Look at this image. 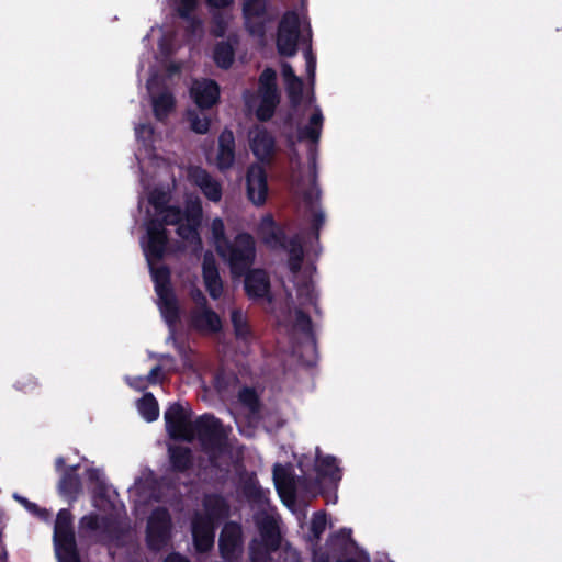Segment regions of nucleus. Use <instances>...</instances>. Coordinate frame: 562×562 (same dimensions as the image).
<instances>
[{
	"label": "nucleus",
	"instance_id": "23",
	"mask_svg": "<svg viewBox=\"0 0 562 562\" xmlns=\"http://www.w3.org/2000/svg\"><path fill=\"white\" fill-rule=\"evenodd\" d=\"M315 471L319 480L328 479L335 484H337L342 477L341 470L338 467L337 459L334 456L322 457L317 453Z\"/></svg>",
	"mask_w": 562,
	"mask_h": 562
},
{
	"label": "nucleus",
	"instance_id": "63",
	"mask_svg": "<svg viewBox=\"0 0 562 562\" xmlns=\"http://www.w3.org/2000/svg\"><path fill=\"white\" fill-rule=\"evenodd\" d=\"M146 379L144 376H136L130 382V385L138 391H142L146 387L145 385Z\"/></svg>",
	"mask_w": 562,
	"mask_h": 562
},
{
	"label": "nucleus",
	"instance_id": "33",
	"mask_svg": "<svg viewBox=\"0 0 562 562\" xmlns=\"http://www.w3.org/2000/svg\"><path fill=\"white\" fill-rule=\"evenodd\" d=\"M176 100L171 92L164 91L153 99V112L158 121L165 120L175 109Z\"/></svg>",
	"mask_w": 562,
	"mask_h": 562
},
{
	"label": "nucleus",
	"instance_id": "52",
	"mask_svg": "<svg viewBox=\"0 0 562 562\" xmlns=\"http://www.w3.org/2000/svg\"><path fill=\"white\" fill-rule=\"evenodd\" d=\"M100 521L101 518L98 514L91 513L88 515H85L80 518L79 527L80 529L89 530V531H97L100 529Z\"/></svg>",
	"mask_w": 562,
	"mask_h": 562
},
{
	"label": "nucleus",
	"instance_id": "64",
	"mask_svg": "<svg viewBox=\"0 0 562 562\" xmlns=\"http://www.w3.org/2000/svg\"><path fill=\"white\" fill-rule=\"evenodd\" d=\"M312 562H330L329 555L326 552L314 551Z\"/></svg>",
	"mask_w": 562,
	"mask_h": 562
},
{
	"label": "nucleus",
	"instance_id": "48",
	"mask_svg": "<svg viewBox=\"0 0 562 562\" xmlns=\"http://www.w3.org/2000/svg\"><path fill=\"white\" fill-rule=\"evenodd\" d=\"M14 389L24 393L32 394L35 390L40 387V383L35 376L32 374L21 375L14 383Z\"/></svg>",
	"mask_w": 562,
	"mask_h": 562
},
{
	"label": "nucleus",
	"instance_id": "17",
	"mask_svg": "<svg viewBox=\"0 0 562 562\" xmlns=\"http://www.w3.org/2000/svg\"><path fill=\"white\" fill-rule=\"evenodd\" d=\"M79 467V464H75L65 469L57 485L58 493L66 498L69 504L76 502L82 493V483L77 473Z\"/></svg>",
	"mask_w": 562,
	"mask_h": 562
},
{
	"label": "nucleus",
	"instance_id": "10",
	"mask_svg": "<svg viewBox=\"0 0 562 562\" xmlns=\"http://www.w3.org/2000/svg\"><path fill=\"white\" fill-rule=\"evenodd\" d=\"M247 196L255 205H263L268 195L267 172L263 166L252 164L246 175Z\"/></svg>",
	"mask_w": 562,
	"mask_h": 562
},
{
	"label": "nucleus",
	"instance_id": "34",
	"mask_svg": "<svg viewBox=\"0 0 562 562\" xmlns=\"http://www.w3.org/2000/svg\"><path fill=\"white\" fill-rule=\"evenodd\" d=\"M289 252L288 267L292 273H297L303 263L304 259V250L299 236H293L290 238L288 244V248L285 249Z\"/></svg>",
	"mask_w": 562,
	"mask_h": 562
},
{
	"label": "nucleus",
	"instance_id": "38",
	"mask_svg": "<svg viewBox=\"0 0 562 562\" xmlns=\"http://www.w3.org/2000/svg\"><path fill=\"white\" fill-rule=\"evenodd\" d=\"M239 402L247 407L251 413H257L260 409V400L254 387L244 386L238 392Z\"/></svg>",
	"mask_w": 562,
	"mask_h": 562
},
{
	"label": "nucleus",
	"instance_id": "6",
	"mask_svg": "<svg viewBox=\"0 0 562 562\" xmlns=\"http://www.w3.org/2000/svg\"><path fill=\"white\" fill-rule=\"evenodd\" d=\"M218 553L224 562H240L244 555V532L236 521L224 524L218 537Z\"/></svg>",
	"mask_w": 562,
	"mask_h": 562
},
{
	"label": "nucleus",
	"instance_id": "11",
	"mask_svg": "<svg viewBox=\"0 0 562 562\" xmlns=\"http://www.w3.org/2000/svg\"><path fill=\"white\" fill-rule=\"evenodd\" d=\"M268 5L266 0H244L241 13L245 29L250 35L263 36L266 34V23L257 19L267 15Z\"/></svg>",
	"mask_w": 562,
	"mask_h": 562
},
{
	"label": "nucleus",
	"instance_id": "18",
	"mask_svg": "<svg viewBox=\"0 0 562 562\" xmlns=\"http://www.w3.org/2000/svg\"><path fill=\"white\" fill-rule=\"evenodd\" d=\"M261 233L263 243L271 248L286 249L290 238L284 228L279 225L272 215L268 214L262 218Z\"/></svg>",
	"mask_w": 562,
	"mask_h": 562
},
{
	"label": "nucleus",
	"instance_id": "46",
	"mask_svg": "<svg viewBox=\"0 0 562 562\" xmlns=\"http://www.w3.org/2000/svg\"><path fill=\"white\" fill-rule=\"evenodd\" d=\"M148 202L158 214H162L168 207L169 196L165 191L154 189L148 195Z\"/></svg>",
	"mask_w": 562,
	"mask_h": 562
},
{
	"label": "nucleus",
	"instance_id": "45",
	"mask_svg": "<svg viewBox=\"0 0 562 562\" xmlns=\"http://www.w3.org/2000/svg\"><path fill=\"white\" fill-rule=\"evenodd\" d=\"M87 479L90 483H93L94 486V494L95 496L102 498L104 497L106 493V484L103 479V473L101 470L95 468H89L87 469Z\"/></svg>",
	"mask_w": 562,
	"mask_h": 562
},
{
	"label": "nucleus",
	"instance_id": "13",
	"mask_svg": "<svg viewBox=\"0 0 562 562\" xmlns=\"http://www.w3.org/2000/svg\"><path fill=\"white\" fill-rule=\"evenodd\" d=\"M254 156L262 164H271L276 153V139L266 127H257L249 140Z\"/></svg>",
	"mask_w": 562,
	"mask_h": 562
},
{
	"label": "nucleus",
	"instance_id": "20",
	"mask_svg": "<svg viewBox=\"0 0 562 562\" xmlns=\"http://www.w3.org/2000/svg\"><path fill=\"white\" fill-rule=\"evenodd\" d=\"M235 137L234 133L224 128L218 136V150L216 156V166L221 171L228 170L235 161Z\"/></svg>",
	"mask_w": 562,
	"mask_h": 562
},
{
	"label": "nucleus",
	"instance_id": "1",
	"mask_svg": "<svg viewBox=\"0 0 562 562\" xmlns=\"http://www.w3.org/2000/svg\"><path fill=\"white\" fill-rule=\"evenodd\" d=\"M191 431L193 439L198 438L202 450L209 454L210 462L213 464L225 448L226 436L222 422L214 415L205 413L193 422Z\"/></svg>",
	"mask_w": 562,
	"mask_h": 562
},
{
	"label": "nucleus",
	"instance_id": "27",
	"mask_svg": "<svg viewBox=\"0 0 562 562\" xmlns=\"http://www.w3.org/2000/svg\"><path fill=\"white\" fill-rule=\"evenodd\" d=\"M160 312L169 325H175L180 318V308L175 291L158 294Z\"/></svg>",
	"mask_w": 562,
	"mask_h": 562
},
{
	"label": "nucleus",
	"instance_id": "37",
	"mask_svg": "<svg viewBox=\"0 0 562 562\" xmlns=\"http://www.w3.org/2000/svg\"><path fill=\"white\" fill-rule=\"evenodd\" d=\"M276 551L270 549L267 543L252 539L249 543L250 562H271V553Z\"/></svg>",
	"mask_w": 562,
	"mask_h": 562
},
{
	"label": "nucleus",
	"instance_id": "36",
	"mask_svg": "<svg viewBox=\"0 0 562 562\" xmlns=\"http://www.w3.org/2000/svg\"><path fill=\"white\" fill-rule=\"evenodd\" d=\"M211 235L216 252L222 254V249L231 240L226 236L225 224L221 217H215L212 220Z\"/></svg>",
	"mask_w": 562,
	"mask_h": 562
},
{
	"label": "nucleus",
	"instance_id": "15",
	"mask_svg": "<svg viewBox=\"0 0 562 562\" xmlns=\"http://www.w3.org/2000/svg\"><path fill=\"white\" fill-rule=\"evenodd\" d=\"M190 326L199 333L206 334H217L223 328L220 315L210 306L193 310L190 315Z\"/></svg>",
	"mask_w": 562,
	"mask_h": 562
},
{
	"label": "nucleus",
	"instance_id": "2",
	"mask_svg": "<svg viewBox=\"0 0 562 562\" xmlns=\"http://www.w3.org/2000/svg\"><path fill=\"white\" fill-rule=\"evenodd\" d=\"M222 250L218 256L228 263L234 277H241L255 263L256 243L247 232L238 233Z\"/></svg>",
	"mask_w": 562,
	"mask_h": 562
},
{
	"label": "nucleus",
	"instance_id": "56",
	"mask_svg": "<svg viewBox=\"0 0 562 562\" xmlns=\"http://www.w3.org/2000/svg\"><path fill=\"white\" fill-rule=\"evenodd\" d=\"M20 499L30 512L36 514L41 518H45L48 515V513L45 508L38 507L35 503H32L25 498H20Z\"/></svg>",
	"mask_w": 562,
	"mask_h": 562
},
{
	"label": "nucleus",
	"instance_id": "8",
	"mask_svg": "<svg viewBox=\"0 0 562 562\" xmlns=\"http://www.w3.org/2000/svg\"><path fill=\"white\" fill-rule=\"evenodd\" d=\"M147 244L144 254L148 265L162 260L169 243L168 232L162 227L159 218H151L147 223Z\"/></svg>",
	"mask_w": 562,
	"mask_h": 562
},
{
	"label": "nucleus",
	"instance_id": "62",
	"mask_svg": "<svg viewBox=\"0 0 562 562\" xmlns=\"http://www.w3.org/2000/svg\"><path fill=\"white\" fill-rule=\"evenodd\" d=\"M164 562H191L187 557L182 555L179 552L169 553Z\"/></svg>",
	"mask_w": 562,
	"mask_h": 562
},
{
	"label": "nucleus",
	"instance_id": "42",
	"mask_svg": "<svg viewBox=\"0 0 562 562\" xmlns=\"http://www.w3.org/2000/svg\"><path fill=\"white\" fill-rule=\"evenodd\" d=\"M327 525V515L325 512L319 510L314 513L312 520H311V527L310 531L312 533L313 540L318 542L322 538V535L324 533Z\"/></svg>",
	"mask_w": 562,
	"mask_h": 562
},
{
	"label": "nucleus",
	"instance_id": "25",
	"mask_svg": "<svg viewBox=\"0 0 562 562\" xmlns=\"http://www.w3.org/2000/svg\"><path fill=\"white\" fill-rule=\"evenodd\" d=\"M259 105L256 109V117L259 122L270 121L280 103L279 92H259Z\"/></svg>",
	"mask_w": 562,
	"mask_h": 562
},
{
	"label": "nucleus",
	"instance_id": "35",
	"mask_svg": "<svg viewBox=\"0 0 562 562\" xmlns=\"http://www.w3.org/2000/svg\"><path fill=\"white\" fill-rule=\"evenodd\" d=\"M137 408L142 417L148 422H155L159 416V405L153 393H145L137 402Z\"/></svg>",
	"mask_w": 562,
	"mask_h": 562
},
{
	"label": "nucleus",
	"instance_id": "60",
	"mask_svg": "<svg viewBox=\"0 0 562 562\" xmlns=\"http://www.w3.org/2000/svg\"><path fill=\"white\" fill-rule=\"evenodd\" d=\"M161 372V366L157 364L149 371L148 375L145 376V379L149 384H157L159 382V376Z\"/></svg>",
	"mask_w": 562,
	"mask_h": 562
},
{
	"label": "nucleus",
	"instance_id": "19",
	"mask_svg": "<svg viewBox=\"0 0 562 562\" xmlns=\"http://www.w3.org/2000/svg\"><path fill=\"white\" fill-rule=\"evenodd\" d=\"M261 542L267 543L270 549L279 550L281 546V533L277 520L268 514L257 515L255 518Z\"/></svg>",
	"mask_w": 562,
	"mask_h": 562
},
{
	"label": "nucleus",
	"instance_id": "40",
	"mask_svg": "<svg viewBox=\"0 0 562 562\" xmlns=\"http://www.w3.org/2000/svg\"><path fill=\"white\" fill-rule=\"evenodd\" d=\"M284 83L285 91L292 108H297L303 99V80L297 78Z\"/></svg>",
	"mask_w": 562,
	"mask_h": 562
},
{
	"label": "nucleus",
	"instance_id": "43",
	"mask_svg": "<svg viewBox=\"0 0 562 562\" xmlns=\"http://www.w3.org/2000/svg\"><path fill=\"white\" fill-rule=\"evenodd\" d=\"M188 121L190 122V127L196 134L204 135L209 132L211 120L203 115L200 116L195 111H188Z\"/></svg>",
	"mask_w": 562,
	"mask_h": 562
},
{
	"label": "nucleus",
	"instance_id": "7",
	"mask_svg": "<svg viewBox=\"0 0 562 562\" xmlns=\"http://www.w3.org/2000/svg\"><path fill=\"white\" fill-rule=\"evenodd\" d=\"M241 277H244V291L249 300L272 302L271 281L265 269L249 268Z\"/></svg>",
	"mask_w": 562,
	"mask_h": 562
},
{
	"label": "nucleus",
	"instance_id": "5",
	"mask_svg": "<svg viewBox=\"0 0 562 562\" xmlns=\"http://www.w3.org/2000/svg\"><path fill=\"white\" fill-rule=\"evenodd\" d=\"M193 412L188 406L184 407L180 403L171 404L164 414L166 429L170 438L175 440H183L187 442L193 441V434L191 431Z\"/></svg>",
	"mask_w": 562,
	"mask_h": 562
},
{
	"label": "nucleus",
	"instance_id": "53",
	"mask_svg": "<svg viewBox=\"0 0 562 562\" xmlns=\"http://www.w3.org/2000/svg\"><path fill=\"white\" fill-rule=\"evenodd\" d=\"M205 289L213 300H218L223 294V281L220 278L204 281Z\"/></svg>",
	"mask_w": 562,
	"mask_h": 562
},
{
	"label": "nucleus",
	"instance_id": "58",
	"mask_svg": "<svg viewBox=\"0 0 562 562\" xmlns=\"http://www.w3.org/2000/svg\"><path fill=\"white\" fill-rule=\"evenodd\" d=\"M205 2L210 8H214L217 9V11H220L221 9L232 7L235 0H205Z\"/></svg>",
	"mask_w": 562,
	"mask_h": 562
},
{
	"label": "nucleus",
	"instance_id": "29",
	"mask_svg": "<svg viewBox=\"0 0 562 562\" xmlns=\"http://www.w3.org/2000/svg\"><path fill=\"white\" fill-rule=\"evenodd\" d=\"M72 514L67 508H61L56 516L53 540L74 538Z\"/></svg>",
	"mask_w": 562,
	"mask_h": 562
},
{
	"label": "nucleus",
	"instance_id": "54",
	"mask_svg": "<svg viewBox=\"0 0 562 562\" xmlns=\"http://www.w3.org/2000/svg\"><path fill=\"white\" fill-rule=\"evenodd\" d=\"M196 5L198 0H179L177 13L181 19L189 20Z\"/></svg>",
	"mask_w": 562,
	"mask_h": 562
},
{
	"label": "nucleus",
	"instance_id": "32",
	"mask_svg": "<svg viewBox=\"0 0 562 562\" xmlns=\"http://www.w3.org/2000/svg\"><path fill=\"white\" fill-rule=\"evenodd\" d=\"M273 481L276 484V488L281 494L283 491H286L292 496L295 493V480L291 472L280 463L274 464L273 467Z\"/></svg>",
	"mask_w": 562,
	"mask_h": 562
},
{
	"label": "nucleus",
	"instance_id": "55",
	"mask_svg": "<svg viewBox=\"0 0 562 562\" xmlns=\"http://www.w3.org/2000/svg\"><path fill=\"white\" fill-rule=\"evenodd\" d=\"M304 56L306 61V72L308 77L314 78L316 70V56L313 54L311 45H308Z\"/></svg>",
	"mask_w": 562,
	"mask_h": 562
},
{
	"label": "nucleus",
	"instance_id": "47",
	"mask_svg": "<svg viewBox=\"0 0 562 562\" xmlns=\"http://www.w3.org/2000/svg\"><path fill=\"white\" fill-rule=\"evenodd\" d=\"M328 541L331 546H338L342 550L355 543L352 539V531L348 528H341L337 532L330 535Z\"/></svg>",
	"mask_w": 562,
	"mask_h": 562
},
{
	"label": "nucleus",
	"instance_id": "59",
	"mask_svg": "<svg viewBox=\"0 0 562 562\" xmlns=\"http://www.w3.org/2000/svg\"><path fill=\"white\" fill-rule=\"evenodd\" d=\"M282 77L284 82L291 81L293 79H297L299 77L295 75L294 69L288 63H283L281 66Z\"/></svg>",
	"mask_w": 562,
	"mask_h": 562
},
{
	"label": "nucleus",
	"instance_id": "61",
	"mask_svg": "<svg viewBox=\"0 0 562 562\" xmlns=\"http://www.w3.org/2000/svg\"><path fill=\"white\" fill-rule=\"evenodd\" d=\"M325 217L322 212H316L313 215L312 218V227L316 231V234H318V229L324 224Z\"/></svg>",
	"mask_w": 562,
	"mask_h": 562
},
{
	"label": "nucleus",
	"instance_id": "9",
	"mask_svg": "<svg viewBox=\"0 0 562 562\" xmlns=\"http://www.w3.org/2000/svg\"><path fill=\"white\" fill-rule=\"evenodd\" d=\"M190 95L201 111L210 110L220 102L221 87L214 79H195L190 88Z\"/></svg>",
	"mask_w": 562,
	"mask_h": 562
},
{
	"label": "nucleus",
	"instance_id": "50",
	"mask_svg": "<svg viewBox=\"0 0 562 562\" xmlns=\"http://www.w3.org/2000/svg\"><path fill=\"white\" fill-rule=\"evenodd\" d=\"M295 327L305 335H312L313 324L311 316L306 312L297 310L295 312Z\"/></svg>",
	"mask_w": 562,
	"mask_h": 562
},
{
	"label": "nucleus",
	"instance_id": "21",
	"mask_svg": "<svg viewBox=\"0 0 562 562\" xmlns=\"http://www.w3.org/2000/svg\"><path fill=\"white\" fill-rule=\"evenodd\" d=\"M203 506L205 514L198 515L199 518H209V521L215 524L228 515L229 505L221 494H210L204 497Z\"/></svg>",
	"mask_w": 562,
	"mask_h": 562
},
{
	"label": "nucleus",
	"instance_id": "41",
	"mask_svg": "<svg viewBox=\"0 0 562 562\" xmlns=\"http://www.w3.org/2000/svg\"><path fill=\"white\" fill-rule=\"evenodd\" d=\"M228 29V19L221 11H214L211 15V34L214 37H223Z\"/></svg>",
	"mask_w": 562,
	"mask_h": 562
},
{
	"label": "nucleus",
	"instance_id": "28",
	"mask_svg": "<svg viewBox=\"0 0 562 562\" xmlns=\"http://www.w3.org/2000/svg\"><path fill=\"white\" fill-rule=\"evenodd\" d=\"M231 323L237 340L247 342L254 337L249 321L240 308L231 311Z\"/></svg>",
	"mask_w": 562,
	"mask_h": 562
},
{
	"label": "nucleus",
	"instance_id": "51",
	"mask_svg": "<svg viewBox=\"0 0 562 562\" xmlns=\"http://www.w3.org/2000/svg\"><path fill=\"white\" fill-rule=\"evenodd\" d=\"M243 493L249 501L252 502H261L265 497L262 488L254 482L245 483Z\"/></svg>",
	"mask_w": 562,
	"mask_h": 562
},
{
	"label": "nucleus",
	"instance_id": "22",
	"mask_svg": "<svg viewBox=\"0 0 562 562\" xmlns=\"http://www.w3.org/2000/svg\"><path fill=\"white\" fill-rule=\"evenodd\" d=\"M168 457L172 472L184 473L193 467L194 457L189 447L170 446L168 448Z\"/></svg>",
	"mask_w": 562,
	"mask_h": 562
},
{
	"label": "nucleus",
	"instance_id": "57",
	"mask_svg": "<svg viewBox=\"0 0 562 562\" xmlns=\"http://www.w3.org/2000/svg\"><path fill=\"white\" fill-rule=\"evenodd\" d=\"M192 300L198 305V308H204L209 306L207 299L200 289H195L191 293Z\"/></svg>",
	"mask_w": 562,
	"mask_h": 562
},
{
	"label": "nucleus",
	"instance_id": "26",
	"mask_svg": "<svg viewBox=\"0 0 562 562\" xmlns=\"http://www.w3.org/2000/svg\"><path fill=\"white\" fill-rule=\"evenodd\" d=\"M58 562H81L76 537L54 540Z\"/></svg>",
	"mask_w": 562,
	"mask_h": 562
},
{
	"label": "nucleus",
	"instance_id": "30",
	"mask_svg": "<svg viewBox=\"0 0 562 562\" xmlns=\"http://www.w3.org/2000/svg\"><path fill=\"white\" fill-rule=\"evenodd\" d=\"M323 121L324 117L322 111L319 109H316L314 113L311 115L308 124L299 130V140L307 139L313 143H317L321 137Z\"/></svg>",
	"mask_w": 562,
	"mask_h": 562
},
{
	"label": "nucleus",
	"instance_id": "49",
	"mask_svg": "<svg viewBox=\"0 0 562 562\" xmlns=\"http://www.w3.org/2000/svg\"><path fill=\"white\" fill-rule=\"evenodd\" d=\"M161 215L159 220L162 227H165V225H178L184 216L181 209L175 205H168Z\"/></svg>",
	"mask_w": 562,
	"mask_h": 562
},
{
	"label": "nucleus",
	"instance_id": "24",
	"mask_svg": "<svg viewBox=\"0 0 562 562\" xmlns=\"http://www.w3.org/2000/svg\"><path fill=\"white\" fill-rule=\"evenodd\" d=\"M237 43L236 36H229L227 41L217 42L213 49V60L215 65L224 70L229 69L235 60V48L232 41Z\"/></svg>",
	"mask_w": 562,
	"mask_h": 562
},
{
	"label": "nucleus",
	"instance_id": "4",
	"mask_svg": "<svg viewBox=\"0 0 562 562\" xmlns=\"http://www.w3.org/2000/svg\"><path fill=\"white\" fill-rule=\"evenodd\" d=\"M300 16L295 11H286L278 25L276 45L278 53L283 57H293L297 53V43L301 36Z\"/></svg>",
	"mask_w": 562,
	"mask_h": 562
},
{
	"label": "nucleus",
	"instance_id": "16",
	"mask_svg": "<svg viewBox=\"0 0 562 562\" xmlns=\"http://www.w3.org/2000/svg\"><path fill=\"white\" fill-rule=\"evenodd\" d=\"M191 181L200 188L204 196L212 202H220L223 195L222 186L207 170L194 167L189 172Z\"/></svg>",
	"mask_w": 562,
	"mask_h": 562
},
{
	"label": "nucleus",
	"instance_id": "3",
	"mask_svg": "<svg viewBox=\"0 0 562 562\" xmlns=\"http://www.w3.org/2000/svg\"><path fill=\"white\" fill-rule=\"evenodd\" d=\"M172 519L169 510L164 506L153 509L146 526L145 541L150 551L158 552L164 549L171 537Z\"/></svg>",
	"mask_w": 562,
	"mask_h": 562
},
{
	"label": "nucleus",
	"instance_id": "31",
	"mask_svg": "<svg viewBox=\"0 0 562 562\" xmlns=\"http://www.w3.org/2000/svg\"><path fill=\"white\" fill-rule=\"evenodd\" d=\"M156 294L173 291L171 286V272L168 266L162 265L155 268L154 262L149 265Z\"/></svg>",
	"mask_w": 562,
	"mask_h": 562
},
{
	"label": "nucleus",
	"instance_id": "44",
	"mask_svg": "<svg viewBox=\"0 0 562 562\" xmlns=\"http://www.w3.org/2000/svg\"><path fill=\"white\" fill-rule=\"evenodd\" d=\"M202 277L203 281L221 277L215 257L211 251H206L203 256Z\"/></svg>",
	"mask_w": 562,
	"mask_h": 562
},
{
	"label": "nucleus",
	"instance_id": "14",
	"mask_svg": "<svg viewBox=\"0 0 562 562\" xmlns=\"http://www.w3.org/2000/svg\"><path fill=\"white\" fill-rule=\"evenodd\" d=\"M192 539L199 553L209 552L214 546L215 524L209 518L194 517L192 520Z\"/></svg>",
	"mask_w": 562,
	"mask_h": 562
},
{
	"label": "nucleus",
	"instance_id": "39",
	"mask_svg": "<svg viewBox=\"0 0 562 562\" xmlns=\"http://www.w3.org/2000/svg\"><path fill=\"white\" fill-rule=\"evenodd\" d=\"M258 92H279L277 86V72L267 67L259 76Z\"/></svg>",
	"mask_w": 562,
	"mask_h": 562
},
{
	"label": "nucleus",
	"instance_id": "12",
	"mask_svg": "<svg viewBox=\"0 0 562 562\" xmlns=\"http://www.w3.org/2000/svg\"><path fill=\"white\" fill-rule=\"evenodd\" d=\"M203 211L199 202L192 203L186 207L184 223H179L177 234L183 240L194 244H201L199 227L202 222Z\"/></svg>",
	"mask_w": 562,
	"mask_h": 562
}]
</instances>
